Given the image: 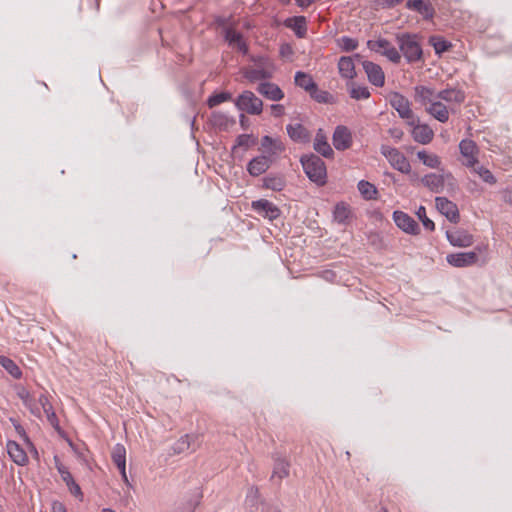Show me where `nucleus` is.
Returning a JSON list of instances; mask_svg holds the SVG:
<instances>
[{
	"label": "nucleus",
	"mask_w": 512,
	"mask_h": 512,
	"mask_svg": "<svg viewBox=\"0 0 512 512\" xmlns=\"http://www.w3.org/2000/svg\"><path fill=\"white\" fill-rule=\"evenodd\" d=\"M261 502L259 489L256 486L248 488L245 504L251 512H256L258 504Z\"/></svg>",
	"instance_id": "obj_38"
},
{
	"label": "nucleus",
	"mask_w": 512,
	"mask_h": 512,
	"mask_svg": "<svg viewBox=\"0 0 512 512\" xmlns=\"http://www.w3.org/2000/svg\"><path fill=\"white\" fill-rule=\"evenodd\" d=\"M406 7L421 14L425 19H432L434 8L429 0H408Z\"/></svg>",
	"instance_id": "obj_20"
},
{
	"label": "nucleus",
	"mask_w": 512,
	"mask_h": 512,
	"mask_svg": "<svg viewBox=\"0 0 512 512\" xmlns=\"http://www.w3.org/2000/svg\"><path fill=\"white\" fill-rule=\"evenodd\" d=\"M210 121L214 126L226 127L228 123V118L225 114L221 112H213L211 114Z\"/></svg>",
	"instance_id": "obj_51"
},
{
	"label": "nucleus",
	"mask_w": 512,
	"mask_h": 512,
	"mask_svg": "<svg viewBox=\"0 0 512 512\" xmlns=\"http://www.w3.org/2000/svg\"><path fill=\"white\" fill-rule=\"evenodd\" d=\"M339 73L342 77L353 79L356 75L355 65L351 57L343 56L338 62Z\"/></svg>",
	"instance_id": "obj_33"
},
{
	"label": "nucleus",
	"mask_w": 512,
	"mask_h": 512,
	"mask_svg": "<svg viewBox=\"0 0 512 512\" xmlns=\"http://www.w3.org/2000/svg\"><path fill=\"white\" fill-rule=\"evenodd\" d=\"M8 454L18 465H25L28 462L26 452L15 441H9L7 444Z\"/></svg>",
	"instance_id": "obj_29"
},
{
	"label": "nucleus",
	"mask_w": 512,
	"mask_h": 512,
	"mask_svg": "<svg viewBox=\"0 0 512 512\" xmlns=\"http://www.w3.org/2000/svg\"><path fill=\"white\" fill-rule=\"evenodd\" d=\"M296 3L299 7L306 8L312 3V0H296Z\"/></svg>",
	"instance_id": "obj_58"
},
{
	"label": "nucleus",
	"mask_w": 512,
	"mask_h": 512,
	"mask_svg": "<svg viewBox=\"0 0 512 512\" xmlns=\"http://www.w3.org/2000/svg\"><path fill=\"white\" fill-rule=\"evenodd\" d=\"M436 98L448 103L460 104L465 100V93L462 90L456 88H448L438 92L436 94Z\"/></svg>",
	"instance_id": "obj_24"
},
{
	"label": "nucleus",
	"mask_w": 512,
	"mask_h": 512,
	"mask_svg": "<svg viewBox=\"0 0 512 512\" xmlns=\"http://www.w3.org/2000/svg\"><path fill=\"white\" fill-rule=\"evenodd\" d=\"M53 511L54 512H66V509L61 503H54Z\"/></svg>",
	"instance_id": "obj_59"
},
{
	"label": "nucleus",
	"mask_w": 512,
	"mask_h": 512,
	"mask_svg": "<svg viewBox=\"0 0 512 512\" xmlns=\"http://www.w3.org/2000/svg\"><path fill=\"white\" fill-rule=\"evenodd\" d=\"M231 95L226 92L214 94L208 98L207 104L210 108H213L227 100H229Z\"/></svg>",
	"instance_id": "obj_49"
},
{
	"label": "nucleus",
	"mask_w": 512,
	"mask_h": 512,
	"mask_svg": "<svg viewBox=\"0 0 512 512\" xmlns=\"http://www.w3.org/2000/svg\"><path fill=\"white\" fill-rule=\"evenodd\" d=\"M17 395L22 400L23 404H25L32 396L30 392L24 387L18 388Z\"/></svg>",
	"instance_id": "obj_54"
},
{
	"label": "nucleus",
	"mask_w": 512,
	"mask_h": 512,
	"mask_svg": "<svg viewBox=\"0 0 512 512\" xmlns=\"http://www.w3.org/2000/svg\"><path fill=\"white\" fill-rule=\"evenodd\" d=\"M314 149L317 153L321 154L325 158L333 156L334 152L330 144L327 142V138L323 133L322 129H319L316 133L314 140Z\"/></svg>",
	"instance_id": "obj_23"
},
{
	"label": "nucleus",
	"mask_w": 512,
	"mask_h": 512,
	"mask_svg": "<svg viewBox=\"0 0 512 512\" xmlns=\"http://www.w3.org/2000/svg\"><path fill=\"white\" fill-rule=\"evenodd\" d=\"M350 97L355 100L368 99L370 92L366 86H357L354 83L351 84Z\"/></svg>",
	"instance_id": "obj_44"
},
{
	"label": "nucleus",
	"mask_w": 512,
	"mask_h": 512,
	"mask_svg": "<svg viewBox=\"0 0 512 512\" xmlns=\"http://www.w3.org/2000/svg\"><path fill=\"white\" fill-rule=\"evenodd\" d=\"M289 468L290 463L285 458H275L271 480L275 481L277 479L279 482L282 481L289 476Z\"/></svg>",
	"instance_id": "obj_25"
},
{
	"label": "nucleus",
	"mask_w": 512,
	"mask_h": 512,
	"mask_svg": "<svg viewBox=\"0 0 512 512\" xmlns=\"http://www.w3.org/2000/svg\"><path fill=\"white\" fill-rule=\"evenodd\" d=\"M24 405L30 410V412L33 415H35L37 417L41 416V409H40V404L38 402V399L31 396L30 399Z\"/></svg>",
	"instance_id": "obj_52"
},
{
	"label": "nucleus",
	"mask_w": 512,
	"mask_h": 512,
	"mask_svg": "<svg viewBox=\"0 0 512 512\" xmlns=\"http://www.w3.org/2000/svg\"><path fill=\"white\" fill-rule=\"evenodd\" d=\"M380 151L394 169L404 174L410 173L411 165L408 159L397 148L382 145Z\"/></svg>",
	"instance_id": "obj_3"
},
{
	"label": "nucleus",
	"mask_w": 512,
	"mask_h": 512,
	"mask_svg": "<svg viewBox=\"0 0 512 512\" xmlns=\"http://www.w3.org/2000/svg\"><path fill=\"white\" fill-rule=\"evenodd\" d=\"M414 141L420 144H428L432 141L434 132L427 124H419V120L414 125H410Z\"/></svg>",
	"instance_id": "obj_18"
},
{
	"label": "nucleus",
	"mask_w": 512,
	"mask_h": 512,
	"mask_svg": "<svg viewBox=\"0 0 512 512\" xmlns=\"http://www.w3.org/2000/svg\"><path fill=\"white\" fill-rule=\"evenodd\" d=\"M281 1L284 2V3H289L290 2V0H281Z\"/></svg>",
	"instance_id": "obj_64"
},
{
	"label": "nucleus",
	"mask_w": 512,
	"mask_h": 512,
	"mask_svg": "<svg viewBox=\"0 0 512 512\" xmlns=\"http://www.w3.org/2000/svg\"><path fill=\"white\" fill-rule=\"evenodd\" d=\"M390 104L398 112L399 116L407 121L408 125H414L418 121V118L414 116L410 108L408 99L400 93L394 92L390 95Z\"/></svg>",
	"instance_id": "obj_5"
},
{
	"label": "nucleus",
	"mask_w": 512,
	"mask_h": 512,
	"mask_svg": "<svg viewBox=\"0 0 512 512\" xmlns=\"http://www.w3.org/2000/svg\"><path fill=\"white\" fill-rule=\"evenodd\" d=\"M393 220L397 227L408 234L417 235L420 232L417 222L402 211H394Z\"/></svg>",
	"instance_id": "obj_10"
},
{
	"label": "nucleus",
	"mask_w": 512,
	"mask_h": 512,
	"mask_svg": "<svg viewBox=\"0 0 512 512\" xmlns=\"http://www.w3.org/2000/svg\"><path fill=\"white\" fill-rule=\"evenodd\" d=\"M257 92L268 100L277 102L284 98V92L281 88L272 82H261L257 87Z\"/></svg>",
	"instance_id": "obj_17"
},
{
	"label": "nucleus",
	"mask_w": 512,
	"mask_h": 512,
	"mask_svg": "<svg viewBox=\"0 0 512 512\" xmlns=\"http://www.w3.org/2000/svg\"><path fill=\"white\" fill-rule=\"evenodd\" d=\"M504 201L512 205V189H507L503 195Z\"/></svg>",
	"instance_id": "obj_57"
},
{
	"label": "nucleus",
	"mask_w": 512,
	"mask_h": 512,
	"mask_svg": "<svg viewBox=\"0 0 512 512\" xmlns=\"http://www.w3.org/2000/svg\"><path fill=\"white\" fill-rule=\"evenodd\" d=\"M300 161L307 177L311 181L320 186L326 183V166L320 157L310 154L302 156Z\"/></svg>",
	"instance_id": "obj_1"
},
{
	"label": "nucleus",
	"mask_w": 512,
	"mask_h": 512,
	"mask_svg": "<svg viewBox=\"0 0 512 512\" xmlns=\"http://www.w3.org/2000/svg\"><path fill=\"white\" fill-rule=\"evenodd\" d=\"M197 437L193 435H184L181 437L178 442L175 444V451L177 453H183L188 450L194 451L196 449V441Z\"/></svg>",
	"instance_id": "obj_37"
},
{
	"label": "nucleus",
	"mask_w": 512,
	"mask_h": 512,
	"mask_svg": "<svg viewBox=\"0 0 512 512\" xmlns=\"http://www.w3.org/2000/svg\"><path fill=\"white\" fill-rule=\"evenodd\" d=\"M225 40L229 43V45L236 46L238 50L242 53H247L248 47L246 43L243 41L242 34L237 32L233 28H227L225 30Z\"/></svg>",
	"instance_id": "obj_30"
},
{
	"label": "nucleus",
	"mask_w": 512,
	"mask_h": 512,
	"mask_svg": "<svg viewBox=\"0 0 512 512\" xmlns=\"http://www.w3.org/2000/svg\"><path fill=\"white\" fill-rule=\"evenodd\" d=\"M102 512H115V511H114V510H112V509H103V511H102Z\"/></svg>",
	"instance_id": "obj_62"
},
{
	"label": "nucleus",
	"mask_w": 512,
	"mask_h": 512,
	"mask_svg": "<svg viewBox=\"0 0 512 512\" xmlns=\"http://www.w3.org/2000/svg\"><path fill=\"white\" fill-rule=\"evenodd\" d=\"M446 260L454 267H467L475 264L478 261V256L474 251L461 252L447 255Z\"/></svg>",
	"instance_id": "obj_12"
},
{
	"label": "nucleus",
	"mask_w": 512,
	"mask_h": 512,
	"mask_svg": "<svg viewBox=\"0 0 512 512\" xmlns=\"http://www.w3.org/2000/svg\"><path fill=\"white\" fill-rule=\"evenodd\" d=\"M358 190L361 195L368 200L374 199L377 194L376 187L368 181L361 180L358 183Z\"/></svg>",
	"instance_id": "obj_41"
},
{
	"label": "nucleus",
	"mask_w": 512,
	"mask_h": 512,
	"mask_svg": "<svg viewBox=\"0 0 512 512\" xmlns=\"http://www.w3.org/2000/svg\"><path fill=\"white\" fill-rule=\"evenodd\" d=\"M0 364L12 377L19 379L22 376L21 369L12 359L0 356Z\"/></svg>",
	"instance_id": "obj_40"
},
{
	"label": "nucleus",
	"mask_w": 512,
	"mask_h": 512,
	"mask_svg": "<svg viewBox=\"0 0 512 512\" xmlns=\"http://www.w3.org/2000/svg\"><path fill=\"white\" fill-rule=\"evenodd\" d=\"M111 458L115 466L118 468L124 483L130 486L126 474V449L122 444H116L112 450Z\"/></svg>",
	"instance_id": "obj_11"
},
{
	"label": "nucleus",
	"mask_w": 512,
	"mask_h": 512,
	"mask_svg": "<svg viewBox=\"0 0 512 512\" xmlns=\"http://www.w3.org/2000/svg\"><path fill=\"white\" fill-rule=\"evenodd\" d=\"M380 512H387V509H386V508H382V509L380 510Z\"/></svg>",
	"instance_id": "obj_63"
},
{
	"label": "nucleus",
	"mask_w": 512,
	"mask_h": 512,
	"mask_svg": "<svg viewBox=\"0 0 512 512\" xmlns=\"http://www.w3.org/2000/svg\"><path fill=\"white\" fill-rule=\"evenodd\" d=\"M286 185L282 175H268L263 178V186L273 191H282Z\"/></svg>",
	"instance_id": "obj_35"
},
{
	"label": "nucleus",
	"mask_w": 512,
	"mask_h": 512,
	"mask_svg": "<svg viewBox=\"0 0 512 512\" xmlns=\"http://www.w3.org/2000/svg\"><path fill=\"white\" fill-rule=\"evenodd\" d=\"M272 114L275 117H281L285 113V108L281 104H273L271 105Z\"/></svg>",
	"instance_id": "obj_56"
},
{
	"label": "nucleus",
	"mask_w": 512,
	"mask_h": 512,
	"mask_svg": "<svg viewBox=\"0 0 512 512\" xmlns=\"http://www.w3.org/2000/svg\"><path fill=\"white\" fill-rule=\"evenodd\" d=\"M459 150L464 158L463 164L466 167H474L476 164H478V147L476 143L473 140L470 139H464L459 144Z\"/></svg>",
	"instance_id": "obj_8"
},
{
	"label": "nucleus",
	"mask_w": 512,
	"mask_h": 512,
	"mask_svg": "<svg viewBox=\"0 0 512 512\" xmlns=\"http://www.w3.org/2000/svg\"><path fill=\"white\" fill-rule=\"evenodd\" d=\"M289 137L299 143H306L310 140L309 131L300 123L288 124L286 127Z\"/></svg>",
	"instance_id": "obj_22"
},
{
	"label": "nucleus",
	"mask_w": 512,
	"mask_h": 512,
	"mask_svg": "<svg viewBox=\"0 0 512 512\" xmlns=\"http://www.w3.org/2000/svg\"><path fill=\"white\" fill-rule=\"evenodd\" d=\"M472 168L473 171L477 173L485 183H488L490 185L496 184L497 180L489 169L485 168L484 166L476 167V165Z\"/></svg>",
	"instance_id": "obj_43"
},
{
	"label": "nucleus",
	"mask_w": 512,
	"mask_h": 512,
	"mask_svg": "<svg viewBox=\"0 0 512 512\" xmlns=\"http://www.w3.org/2000/svg\"><path fill=\"white\" fill-rule=\"evenodd\" d=\"M416 215H417L418 219L422 222L425 229H427L429 231H433L435 229V224L431 219H429L427 217L426 208L424 206H420L417 209Z\"/></svg>",
	"instance_id": "obj_47"
},
{
	"label": "nucleus",
	"mask_w": 512,
	"mask_h": 512,
	"mask_svg": "<svg viewBox=\"0 0 512 512\" xmlns=\"http://www.w3.org/2000/svg\"><path fill=\"white\" fill-rule=\"evenodd\" d=\"M38 402L40 404V409L42 408L46 417H47V420L48 422L55 428V429H59V422H58V418L53 410V407L51 405V403L49 402L48 400V397L45 395V394H40V396L38 397Z\"/></svg>",
	"instance_id": "obj_27"
},
{
	"label": "nucleus",
	"mask_w": 512,
	"mask_h": 512,
	"mask_svg": "<svg viewBox=\"0 0 512 512\" xmlns=\"http://www.w3.org/2000/svg\"><path fill=\"white\" fill-rule=\"evenodd\" d=\"M202 493L197 491L193 494L192 498L187 502L188 512H194L201 502Z\"/></svg>",
	"instance_id": "obj_53"
},
{
	"label": "nucleus",
	"mask_w": 512,
	"mask_h": 512,
	"mask_svg": "<svg viewBox=\"0 0 512 512\" xmlns=\"http://www.w3.org/2000/svg\"><path fill=\"white\" fill-rule=\"evenodd\" d=\"M285 26L292 29L296 36L303 38L307 32L306 18L304 16H294L285 21Z\"/></svg>",
	"instance_id": "obj_28"
},
{
	"label": "nucleus",
	"mask_w": 512,
	"mask_h": 512,
	"mask_svg": "<svg viewBox=\"0 0 512 512\" xmlns=\"http://www.w3.org/2000/svg\"><path fill=\"white\" fill-rule=\"evenodd\" d=\"M56 468L61 476L63 482H65L68 487L70 493L74 495L76 498L81 499L83 497V493L81 491L80 486L75 482L73 476L69 472L68 468L65 467L62 463L56 460Z\"/></svg>",
	"instance_id": "obj_14"
},
{
	"label": "nucleus",
	"mask_w": 512,
	"mask_h": 512,
	"mask_svg": "<svg viewBox=\"0 0 512 512\" xmlns=\"http://www.w3.org/2000/svg\"><path fill=\"white\" fill-rule=\"evenodd\" d=\"M435 203L438 211L443 214L450 222L457 223L459 221V210L455 203L445 197H436Z\"/></svg>",
	"instance_id": "obj_9"
},
{
	"label": "nucleus",
	"mask_w": 512,
	"mask_h": 512,
	"mask_svg": "<svg viewBox=\"0 0 512 512\" xmlns=\"http://www.w3.org/2000/svg\"><path fill=\"white\" fill-rule=\"evenodd\" d=\"M339 45L342 50L349 52L357 48L358 42L353 38L343 36L339 39Z\"/></svg>",
	"instance_id": "obj_50"
},
{
	"label": "nucleus",
	"mask_w": 512,
	"mask_h": 512,
	"mask_svg": "<svg viewBox=\"0 0 512 512\" xmlns=\"http://www.w3.org/2000/svg\"><path fill=\"white\" fill-rule=\"evenodd\" d=\"M271 165V160L268 156L261 155L254 157L247 164V171L251 176H259L265 173Z\"/></svg>",
	"instance_id": "obj_19"
},
{
	"label": "nucleus",
	"mask_w": 512,
	"mask_h": 512,
	"mask_svg": "<svg viewBox=\"0 0 512 512\" xmlns=\"http://www.w3.org/2000/svg\"><path fill=\"white\" fill-rule=\"evenodd\" d=\"M252 208L263 215L264 217L269 218L270 220L277 219L280 216L279 208L274 205L272 202L266 199H260L252 202Z\"/></svg>",
	"instance_id": "obj_16"
},
{
	"label": "nucleus",
	"mask_w": 512,
	"mask_h": 512,
	"mask_svg": "<svg viewBox=\"0 0 512 512\" xmlns=\"http://www.w3.org/2000/svg\"><path fill=\"white\" fill-rule=\"evenodd\" d=\"M429 43L433 46L435 53L440 55L452 47V44L441 36H431Z\"/></svg>",
	"instance_id": "obj_39"
},
{
	"label": "nucleus",
	"mask_w": 512,
	"mask_h": 512,
	"mask_svg": "<svg viewBox=\"0 0 512 512\" xmlns=\"http://www.w3.org/2000/svg\"><path fill=\"white\" fill-rule=\"evenodd\" d=\"M263 512H281L278 507L266 505L265 510Z\"/></svg>",
	"instance_id": "obj_60"
},
{
	"label": "nucleus",
	"mask_w": 512,
	"mask_h": 512,
	"mask_svg": "<svg viewBox=\"0 0 512 512\" xmlns=\"http://www.w3.org/2000/svg\"><path fill=\"white\" fill-rule=\"evenodd\" d=\"M333 145L337 150L343 151L348 149L352 144V135L345 126H337L333 133Z\"/></svg>",
	"instance_id": "obj_15"
},
{
	"label": "nucleus",
	"mask_w": 512,
	"mask_h": 512,
	"mask_svg": "<svg viewBox=\"0 0 512 512\" xmlns=\"http://www.w3.org/2000/svg\"><path fill=\"white\" fill-rule=\"evenodd\" d=\"M261 147L269 155H276L285 150V145L281 140L274 139L268 135L262 137Z\"/></svg>",
	"instance_id": "obj_26"
},
{
	"label": "nucleus",
	"mask_w": 512,
	"mask_h": 512,
	"mask_svg": "<svg viewBox=\"0 0 512 512\" xmlns=\"http://www.w3.org/2000/svg\"><path fill=\"white\" fill-rule=\"evenodd\" d=\"M362 65L369 82L376 87H382L385 83V75L382 68L370 61H364Z\"/></svg>",
	"instance_id": "obj_13"
},
{
	"label": "nucleus",
	"mask_w": 512,
	"mask_h": 512,
	"mask_svg": "<svg viewBox=\"0 0 512 512\" xmlns=\"http://www.w3.org/2000/svg\"><path fill=\"white\" fill-rule=\"evenodd\" d=\"M294 80L297 86L303 88L309 93L315 88L316 85L313 78L309 74L301 71L296 72Z\"/></svg>",
	"instance_id": "obj_36"
},
{
	"label": "nucleus",
	"mask_w": 512,
	"mask_h": 512,
	"mask_svg": "<svg viewBox=\"0 0 512 512\" xmlns=\"http://www.w3.org/2000/svg\"><path fill=\"white\" fill-rule=\"evenodd\" d=\"M389 135L395 139L396 141H400L404 135L403 131L400 128H390L388 130Z\"/></svg>",
	"instance_id": "obj_55"
},
{
	"label": "nucleus",
	"mask_w": 512,
	"mask_h": 512,
	"mask_svg": "<svg viewBox=\"0 0 512 512\" xmlns=\"http://www.w3.org/2000/svg\"><path fill=\"white\" fill-rule=\"evenodd\" d=\"M418 159L427 167L438 169L441 165V159L434 153H429L426 150L418 151Z\"/></svg>",
	"instance_id": "obj_34"
},
{
	"label": "nucleus",
	"mask_w": 512,
	"mask_h": 512,
	"mask_svg": "<svg viewBox=\"0 0 512 512\" xmlns=\"http://www.w3.org/2000/svg\"><path fill=\"white\" fill-rule=\"evenodd\" d=\"M245 77L251 82H256L258 80L269 78L270 74L264 69L253 68L246 71Z\"/></svg>",
	"instance_id": "obj_46"
},
{
	"label": "nucleus",
	"mask_w": 512,
	"mask_h": 512,
	"mask_svg": "<svg viewBox=\"0 0 512 512\" xmlns=\"http://www.w3.org/2000/svg\"><path fill=\"white\" fill-rule=\"evenodd\" d=\"M447 239L451 245L457 247H468L473 243V237L465 230L447 232Z\"/></svg>",
	"instance_id": "obj_21"
},
{
	"label": "nucleus",
	"mask_w": 512,
	"mask_h": 512,
	"mask_svg": "<svg viewBox=\"0 0 512 512\" xmlns=\"http://www.w3.org/2000/svg\"><path fill=\"white\" fill-rule=\"evenodd\" d=\"M246 121H247V118L245 117V115L241 114V116H240V124H241L242 127L245 126Z\"/></svg>",
	"instance_id": "obj_61"
},
{
	"label": "nucleus",
	"mask_w": 512,
	"mask_h": 512,
	"mask_svg": "<svg viewBox=\"0 0 512 512\" xmlns=\"http://www.w3.org/2000/svg\"><path fill=\"white\" fill-rule=\"evenodd\" d=\"M396 40L407 62L413 63L421 60L423 52L417 35L402 33L396 36Z\"/></svg>",
	"instance_id": "obj_2"
},
{
	"label": "nucleus",
	"mask_w": 512,
	"mask_h": 512,
	"mask_svg": "<svg viewBox=\"0 0 512 512\" xmlns=\"http://www.w3.org/2000/svg\"><path fill=\"white\" fill-rule=\"evenodd\" d=\"M236 106L251 115H259L263 110L262 100L251 91L241 93L236 100Z\"/></svg>",
	"instance_id": "obj_4"
},
{
	"label": "nucleus",
	"mask_w": 512,
	"mask_h": 512,
	"mask_svg": "<svg viewBox=\"0 0 512 512\" xmlns=\"http://www.w3.org/2000/svg\"><path fill=\"white\" fill-rule=\"evenodd\" d=\"M253 144H255V139L252 135L241 134L237 137L236 144L233 146L232 151L235 152L238 148H244L247 150Z\"/></svg>",
	"instance_id": "obj_45"
},
{
	"label": "nucleus",
	"mask_w": 512,
	"mask_h": 512,
	"mask_svg": "<svg viewBox=\"0 0 512 512\" xmlns=\"http://www.w3.org/2000/svg\"><path fill=\"white\" fill-rule=\"evenodd\" d=\"M333 215H334V220L336 222L343 224L349 218L350 210L345 203H338L335 206Z\"/></svg>",
	"instance_id": "obj_42"
},
{
	"label": "nucleus",
	"mask_w": 512,
	"mask_h": 512,
	"mask_svg": "<svg viewBox=\"0 0 512 512\" xmlns=\"http://www.w3.org/2000/svg\"><path fill=\"white\" fill-rule=\"evenodd\" d=\"M426 111L439 122L445 123L449 119L448 108L440 101H434L427 107Z\"/></svg>",
	"instance_id": "obj_31"
},
{
	"label": "nucleus",
	"mask_w": 512,
	"mask_h": 512,
	"mask_svg": "<svg viewBox=\"0 0 512 512\" xmlns=\"http://www.w3.org/2000/svg\"><path fill=\"white\" fill-rule=\"evenodd\" d=\"M447 180H454L451 173L436 174L429 173L421 178V183L433 193H442Z\"/></svg>",
	"instance_id": "obj_7"
},
{
	"label": "nucleus",
	"mask_w": 512,
	"mask_h": 512,
	"mask_svg": "<svg viewBox=\"0 0 512 512\" xmlns=\"http://www.w3.org/2000/svg\"><path fill=\"white\" fill-rule=\"evenodd\" d=\"M368 46L371 50L386 56L393 63L400 62L401 54L388 40L368 41Z\"/></svg>",
	"instance_id": "obj_6"
},
{
	"label": "nucleus",
	"mask_w": 512,
	"mask_h": 512,
	"mask_svg": "<svg viewBox=\"0 0 512 512\" xmlns=\"http://www.w3.org/2000/svg\"><path fill=\"white\" fill-rule=\"evenodd\" d=\"M310 96L319 103H328L332 98L331 94L324 90H319L317 84L315 88L311 90Z\"/></svg>",
	"instance_id": "obj_48"
},
{
	"label": "nucleus",
	"mask_w": 512,
	"mask_h": 512,
	"mask_svg": "<svg viewBox=\"0 0 512 512\" xmlns=\"http://www.w3.org/2000/svg\"><path fill=\"white\" fill-rule=\"evenodd\" d=\"M414 90L415 100L423 105L428 103L431 105L436 99L435 91L430 87L420 85L416 86Z\"/></svg>",
	"instance_id": "obj_32"
}]
</instances>
